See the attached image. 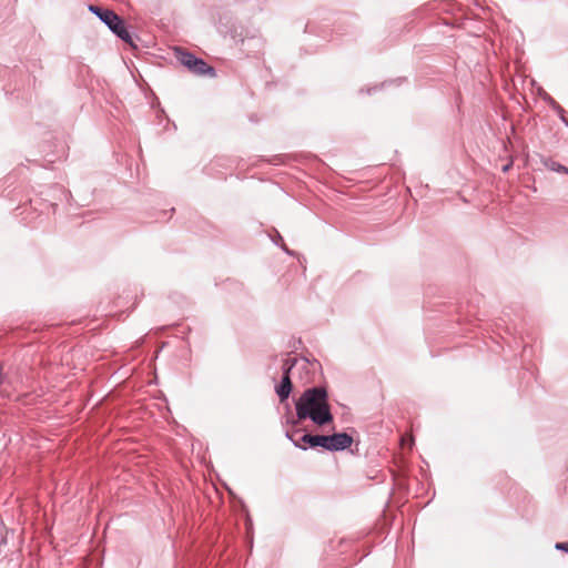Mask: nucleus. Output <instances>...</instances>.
Segmentation results:
<instances>
[{
	"instance_id": "1",
	"label": "nucleus",
	"mask_w": 568,
	"mask_h": 568,
	"mask_svg": "<svg viewBox=\"0 0 568 568\" xmlns=\"http://www.w3.org/2000/svg\"><path fill=\"white\" fill-rule=\"evenodd\" d=\"M296 419L287 420L293 426L310 419L317 426H326L334 420L328 392L325 386H312L301 394L295 402Z\"/></svg>"
},
{
	"instance_id": "2",
	"label": "nucleus",
	"mask_w": 568,
	"mask_h": 568,
	"mask_svg": "<svg viewBox=\"0 0 568 568\" xmlns=\"http://www.w3.org/2000/svg\"><path fill=\"white\" fill-rule=\"evenodd\" d=\"M89 11L103 22L108 29L125 44L135 48L134 38L128 30L126 24L116 12L111 9L103 8L97 4H90Z\"/></svg>"
},
{
	"instance_id": "3",
	"label": "nucleus",
	"mask_w": 568,
	"mask_h": 568,
	"mask_svg": "<svg viewBox=\"0 0 568 568\" xmlns=\"http://www.w3.org/2000/svg\"><path fill=\"white\" fill-rule=\"evenodd\" d=\"M175 57L183 67L196 75H209L211 78L216 75V71L213 67L182 48L175 49Z\"/></svg>"
},
{
	"instance_id": "4",
	"label": "nucleus",
	"mask_w": 568,
	"mask_h": 568,
	"mask_svg": "<svg viewBox=\"0 0 568 568\" xmlns=\"http://www.w3.org/2000/svg\"><path fill=\"white\" fill-rule=\"evenodd\" d=\"M353 442V436L345 432L324 435L323 449L332 453L343 452L349 448Z\"/></svg>"
},
{
	"instance_id": "5",
	"label": "nucleus",
	"mask_w": 568,
	"mask_h": 568,
	"mask_svg": "<svg viewBox=\"0 0 568 568\" xmlns=\"http://www.w3.org/2000/svg\"><path fill=\"white\" fill-rule=\"evenodd\" d=\"M293 390V383L291 376H282L280 384L275 386V393L281 403L288 399Z\"/></svg>"
},
{
	"instance_id": "6",
	"label": "nucleus",
	"mask_w": 568,
	"mask_h": 568,
	"mask_svg": "<svg viewBox=\"0 0 568 568\" xmlns=\"http://www.w3.org/2000/svg\"><path fill=\"white\" fill-rule=\"evenodd\" d=\"M324 435H314V434H303L300 437V443L302 446L307 448H323Z\"/></svg>"
},
{
	"instance_id": "7",
	"label": "nucleus",
	"mask_w": 568,
	"mask_h": 568,
	"mask_svg": "<svg viewBox=\"0 0 568 568\" xmlns=\"http://www.w3.org/2000/svg\"><path fill=\"white\" fill-rule=\"evenodd\" d=\"M541 163L542 165L550 170V171H554V172H557V173H564V174H568V168L560 164L559 162L557 161H554L552 159L550 158H542L541 159Z\"/></svg>"
},
{
	"instance_id": "8",
	"label": "nucleus",
	"mask_w": 568,
	"mask_h": 568,
	"mask_svg": "<svg viewBox=\"0 0 568 568\" xmlns=\"http://www.w3.org/2000/svg\"><path fill=\"white\" fill-rule=\"evenodd\" d=\"M538 95L555 111L560 112L561 105L556 102V100L549 95L542 88H538Z\"/></svg>"
},
{
	"instance_id": "9",
	"label": "nucleus",
	"mask_w": 568,
	"mask_h": 568,
	"mask_svg": "<svg viewBox=\"0 0 568 568\" xmlns=\"http://www.w3.org/2000/svg\"><path fill=\"white\" fill-rule=\"evenodd\" d=\"M297 361L296 357L285 358L282 365V376H291V371L296 365Z\"/></svg>"
},
{
	"instance_id": "10",
	"label": "nucleus",
	"mask_w": 568,
	"mask_h": 568,
	"mask_svg": "<svg viewBox=\"0 0 568 568\" xmlns=\"http://www.w3.org/2000/svg\"><path fill=\"white\" fill-rule=\"evenodd\" d=\"M298 433H300V430H298V429H295V430H293V432H288V430H287V432L285 433V436H286V438H287V439H290V440L293 443V445H294L295 447H297V448H301V449L305 450V449H306V447H305V446H302V444L300 443V439H295V438H294V436H295L296 434H298Z\"/></svg>"
},
{
	"instance_id": "11",
	"label": "nucleus",
	"mask_w": 568,
	"mask_h": 568,
	"mask_svg": "<svg viewBox=\"0 0 568 568\" xmlns=\"http://www.w3.org/2000/svg\"><path fill=\"white\" fill-rule=\"evenodd\" d=\"M555 549L564 552H568V541L556 542Z\"/></svg>"
},
{
	"instance_id": "12",
	"label": "nucleus",
	"mask_w": 568,
	"mask_h": 568,
	"mask_svg": "<svg viewBox=\"0 0 568 568\" xmlns=\"http://www.w3.org/2000/svg\"><path fill=\"white\" fill-rule=\"evenodd\" d=\"M557 115L559 116L560 121L566 125L568 126V120L566 119L565 116V110L564 108L561 106V111L560 112H556Z\"/></svg>"
},
{
	"instance_id": "13",
	"label": "nucleus",
	"mask_w": 568,
	"mask_h": 568,
	"mask_svg": "<svg viewBox=\"0 0 568 568\" xmlns=\"http://www.w3.org/2000/svg\"><path fill=\"white\" fill-rule=\"evenodd\" d=\"M7 376L3 374V365L0 363V387L6 383Z\"/></svg>"
},
{
	"instance_id": "14",
	"label": "nucleus",
	"mask_w": 568,
	"mask_h": 568,
	"mask_svg": "<svg viewBox=\"0 0 568 568\" xmlns=\"http://www.w3.org/2000/svg\"><path fill=\"white\" fill-rule=\"evenodd\" d=\"M280 241H283L282 236L280 235V233L276 234V239L273 240V242L278 245V242Z\"/></svg>"
},
{
	"instance_id": "15",
	"label": "nucleus",
	"mask_w": 568,
	"mask_h": 568,
	"mask_svg": "<svg viewBox=\"0 0 568 568\" xmlns=\"http://www.w3.org/2000/svg\"><path fill=\"white\" fill-rule=\"evenodd\" d=\"M282 250H283L285 253H287V254H290V255H293V252H292V251H290V250H288V247H287L286 245H282Z\"/></svg>"
},
{
	"instance_id": "16",
	"label": "nucleus",
	"mask_w": 568,
	"mask_h": 568,
	"mask_svg": "<svg viewBox=\"0 0 568 568\" xmlns=\"http://www.w3.org/2000/svg\"><path fill=\"white\" fill-rule=\"evenodd\" d=\"M377 87L368 88L367 93L371 94L373 91H376Z\"/></svg>"
},
{
	"instance_id": "17",
	"label": "nucleus",
	"mask_w": 568,
	"mask_h": 568,
	"mask_svg": "<svg viewBox=\"0 0 568 568\" xmlns=\"http://www.w3.org/2000/svg\"><path fill=\"white\" fill-rule=\"evenodd\" d=\"M510 165H511V164H506V165H504V166H503V171H504V172H507V171L509 170Z\"/></svg>"
}]
</instances>
